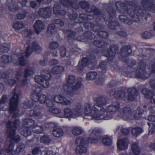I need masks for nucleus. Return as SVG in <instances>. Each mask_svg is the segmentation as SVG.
Masks as SVG:
<instances>
[{
	"label": "nucleus",
	"instance_id": "1",
	"mask_svg": "<svg viewBox=\"0 0 155 155\" xmlns=\"http://www.w3.org/2000/svg\"><path fill=\"white\" fill-rule=\"evenodd\" d=\"M141 3L143 9L137 5V1L135 0H125L124 2L118 1L115 2L117 11L121 14L127 13L132 20L136 22L140 21V17H145L146 19L147 8H149L153 12H155V5L149 0H142Z\"/></svg>",
	"mask_w": 155,
	"mask_h": 155
},
{
	"label": "nucleus",
	"instance_id": "2",
	"mask_svg": "<svg viewBox=\"0 0 155 155\" xmlns=\"http://www.w3.org/2000/svg\"><path fill=\"white\" fill-rule=\"evenodd\" d=\"M94 101L96 102L97 106L101 108L99 110L95 105L91 106L89 103L86 104L85 114V116H90L91 119L99 120L103 118L104 120H109L110 119V117L103 116L105 113L116 112L120 108V104L117 101L110 105L106 109L103 107L102 106L105 105L107 103V97L104 95L99 96L94 98Z\"/></svg>",
	"mask_w": 155,
	"mask_h": 155
},
{
	"label": "nucleus",
	"instance_id": "3",
	"mask_svg": "<svg viewBox=\"0 0 155 155\" xmlns=\"http://www.w3.org/2000/svg\"><path fill=\"white\" fill-rule=\"evenodd\" d=\"M93 43L95 46L98 48H103L101 50L102 54L103 56L107 58V60L109 62L113 60L116 54L119 55L118 58L120 61H126V58L130 55L132 51L130 45L122 46L119 52L118 46L111 45L108 48H105L108 45V43L106 41L101 39L95 40L93 41Z\"/></svg>",
	"mask_w": 155,
	"mask_h": 155
},
{
	"label": "nucleus",
	"instance_id": "4",
	"mask_svg": "<svg viewBox=\"0 0 155 155\" xmlns=\"http://www.w3.org/2000/svg\"><path fill=\"white\" fill-rule=\"evenodd\" d=\"M31 98L32 101L29 100L24 102V105L26 106L27 108H33L32 111L33 112L31 115L32 116L35 117L41 116V113L39 109V105H35V102L39 101L41 104H44V103L41 102V100L44 101L47 99L48 97L44 94H41V92H36V90H34L31 95Z\"/></svg>",
	"mask_w": 155,
	"mask_h": 155
},
{
	"label": "nucleus",
	"instance_id": "5",
	"mask_svg": "<svg viewBox=\"0 0 155 155\" xmlns=\"http://www.w3.org/2000/svg\"><path fill=\"white\" fill-rule=\"evenodd\" d=\"M19 88V85L18 84H16L13 89L14 92L12 96L9 100V103L8 111L11 114H13L12 117L15 118L17 117L19 111L18 109V106L19 96L18 94L17 93V92Z\"/></svg>",
	"mask_w": 155,
	"mask_h": 155
},
{
	"label": "nucleus",
	"instance_id": "6",
	"mask_svg": "<svg viewBox=\"0 0 155 155\" xmlns=\"http://www.w3.org/2000/svg\"><path fill=\"white\" fill-rule=\"evenodd\" d=\"M106 11L109 14V15L106 16L105 15H103L104 21L108 22V26L110 29L116 30L120 26V24L117 20H113L117 16L116 12L115 9L110 6H107Z\"/></svg>",
	"mask_w": 155,
	"mask_h": 155
},
{
	"label": "nucleus",
	"instance_id": "7",
	"mask_svg": "<svg viewBox=\"0 0 155 155\" xmlns=\"http://www.w3.org/2000/svg\"><path fill=\"white\" fill-rule=\"evenodd\" d=\"M22 123L24 125H28V127L25 126L22 132L23 135L25 137H28L30 136L31 133V130L30 128L32 129L35 128L37 127H39L40 130L36 129L35 130V132L37 134H42L44 131V128L42 126H38L35 120L30 118H25L22 121Z\"/></svg>",
	"mask_w": 155,
	"mask_h": 155
},
{
	"label": "nucleus",
	"instance_id": "8",
	"mask_svg": "<svg viewBox=\"0 0 155 155\" xmlns=\"http://www.w3.org/2000/svg\"><path fill=\"white\" fill-rule=\"evenodd\" d=\"M40 101L41 102L44 103V104L46 105L47 107H49V108L52 107L54 106L55 105L54 101L56 103H60L65 105H70L71 103L70 101L60 94L55 96L54 100L48 98L47 99L43 101L41 100Z\"/></svg>",
	"mask_w": 155,
	"mask_h": 155
},
{
	"label": "nucleus",
	"instance_id": "9",
	"mask_svg": "<svg viewBox=\"0 0 155 155\" xmlns=\"http://www.w3.org/2000/svg\"><path fill=\"white\" fill-rule=\"evenodd\" d=\"M146 63L143 60L140 61L135 72L134 77L136 78L143 80L148 79L150 76L151 73L147 71Z\"/></svg>",
	"mask_w": 155,
	"mask_h": 155
},
{
	"label": "nucleus",
	"instance_id": "10",
	"mask_svg": "<svg viewBox=\"0 0 155 155\" xmlns=\"http://www.w3.org/2000/svg\"><path fill=\"white\" fill-rule=\"evenodd\" d=\"M97 62L96 57L94 54H90L87 55V57L82 58L81 62L80 61H79L76 68L78 71H82L85 67L89 65V64L95 65Z\"/></svg>",
	"mask_w": 155,
	"mask_h": 155
},
{
	"label": "nucleus",
	"instance_id": "11",
	"mask_svg": "<svg viewBox=\"0 0 155 155\" xmlns=\"http://www.w3.org/2000/svg\"><path fill=\"white\" fill-rule=\"evenodd\" d=\"M79 5L81 8L84 9L88 12H93L94 16H98L101 15V12L99 9L93 5H90L89 2L85 0L79 2Z\"/></svg>",
	"mask_w": 155,
	"mask_h": 155
},
{
	"label": "nucleus",
	"instance_id": "12",
	"mask_svg": "<svg viewBox=\"0 0 155 155\" xmlns=\"http://www.w3.org/2000/svg\"><path fill=\"white\" fill-rule=\"evenodd\" d=\"M12 124V121L8 120L5 124L7 128L9 129V130L7 131V133L10 139V142L17 143L20 141L21 138L19 135H15V130L13 129Z\"/></svg>",
	"mask_w": 155,
	"mask_h": 155
},
{
	"label": "nucleus",
	"instance_id": "13",
	"mask_svg": "<svg viewBox=\"0 0 155 155\" xmlns=\"http://www.w3.org/2000/svg\"><path fill=\"white\" fill-rule=\"evenodd\" d=\"M89 16L86 14L81 13L79 15V17L77 21L76 22L78 23H83L84 28L87 30H91L94 28L95 23L97 22H93L92 21H87Z\"/></svg>",
	"mask_w": 155,
	"mask_h": 155
},
{
	"label": "nucleus",
	"instance_id": "14",
	"mask_svg": "<svg viewBox=\"0 0 155 155\" xmlns=\"http://www.w3.org/2000/svg\"><path fill=\"white\" fill-rule=\"evenodd\" d=\"M46 72L47 75H36L35 78V80L36 83L45 88L48 87L49 85V81L52 78L49 71H47Z\"/></svg>",
	"mask_w": 155,
	"mask_h": 155
},
{
	"label": "nucleus",
	"instance_id": "15",
	"mask_svg": "<svg viewBox=\"0 0 155 155\" xmlns=\"http://www.w3.org/2000/svg\"><path fill=\"white\" fill-rule=\"evenodd\" d=\"M75 143L80 144L76 148V152L77 153L81 154L87 152V148L84 146L86 143V141L84 137H80L77 138L75 140Z\"/></svg>",
	"mask_w": 155,
	"mask_h": 155
},
{
	"label": "nucleus",
	"instance_id": "16",
	"mask_svg": "<svg viewBox=\"0 0 155 155\" xmlns=\"http://www.w3.org/2000/svg\"><path fill=\"white\" fill-rule=\"evenodd\" d=\"M42 48L37 42L33 41L31 46L28 45L26 48L25 51V55L27 57H29L33 51L38 53L42 51Z\"/></svg>",
	"mask_w": 155,
	"mask_h": 155
},
{
	"label": "nucleus",
	"instance_id": "17",
	"mask_svg": "<svg viewBox=\"0 0 155 155\" xmlns=\"http://www.w3.org/2000/svg\"><path fill=\"white\" fill-rule=\"evenodd\" d=\"M101 132V130L99 129H94L91 132V135L94 138L91 137H88L87 141L91 143H96L101 140L102 136L100 135Z\"/></svg>",
	"mask_w": 155,
	"mask_h": 155
},
{
	"label": "nucleus",
	"instance_id": "18",
	"mask_svg": "<svg viewBox=\"0 0 155 155\" xmlns=\"http://www.w3.org/2000/svg\"><path fill=\"white\" fill-rule=\"evenodd\" d=\"M103 28L102 25L98 22H96L94 28L91 30L97 33L98 36L102 38H106L108 36V34L107 31H102Z\"/></svg>",
	"mask_w": 155,
	"mask_h": 155
},
{
	"label": "nucleus",
	"instance_id": "19",
	"mask_svg": "<svg viewBox=\"0 0 155 155\" xmlns=\"http://www.w3.org/2000/svg\"><path fill=\"white\" fill-rule=\"evenodd\" d=\"M94 38V35L92 32L89 31H85L82 35L77 36L76 40L78 41L87 43L89 40L93 39Z\"/></svg>",
	"mask_w": 155,
	"mask_h": 155
},
{
	"label": "nucleus",
	"instance_id": "20",
	"mask_svg": "<svg viewBox=\"0 0 155 155\" xmlns=\"http://www.w3.org/2000/svg\"><path fill=\"white\" fill-rule=\"evenodd\" d=\"M127 93L126 99L129 101H135L138 94L137 89L134 87L129 88L127 90Z\"/></svg>",
	"mask_w": 155,
	"mask_h": 155
},
{
	"label": "nucleus",
	"instance_id": "21",
	"mask_svg": "<svg viewBox=\"0 0 155 155\" xmlns=\"http://www.w3.org/2000/svg\"><path fill=\"white\" fill-rule=\"evenodd\" d=\"M81 86V82L78 81L75 84L71 87L70 86L65 84H63V88L64 90V93L67 94H70L71 91H75L80 88Z\"/></svg>",
	"mask_w": 155,
	"mask_h": 155
},
{
	"label": "nucleus",
	"instance_id": "22",
	"mask_svg": "<svg viewBox=\"0 0 155 155\" xmlns=\"http://www.w3.org/2000/svg\"><path fill=\"white\" fill-rule=\"evenodd\" d=\"M122 118L124 120L128 121L131 119L132 112L129 107H124L120 110Z\"/></svg>",
	"mask_w": 155,
	"mask_h": 155
},
{
	"label": "nucleus",
	"instance_id": "23",
	"mask_svg": "<svg viewBox=\"0 0 155 155\" xmlns=\"http://www.w3.org/2000/svg\"><path fill=\"white\" fill-rule=\"evenodd\" d=\"M51 10L49 7L40 8L38 12L39 15L44 18H49L51 16Z\"/></svg>",
	"mask_w": 155,
	"mask_h": 155
},
{
	"label": "nucleus",
	"instance_id": "24",
	"mask_svg": "<svg viewBox=\"0 0 155 155\" xmlns=\"http://www.w3.org/2000/svg\"><path fill=\"white\" fill-rule=\"evenodd\" d=\"M12 57L9 55L3 54L0 59V67L5 68L12 61Z\"/></svg>",
	"mask_w": 155,
	"mask_h": 155
},
{
	"label": "nucleus",
	"instance_id": "25",
	"mask_svg": "<svg viewBox=\"0 0 155 155\" xmlns=\"http://www.w3.org/2000/svg\"><path fill=\"white\" fill-rule=\"evenodd\" d=\"M141 92L144 94L145 98L150 99L151 101L155 104V97L152 99L154 95V92L147 88H143L141 91Z\"/></svg>",
	"mask_w": 155,
	"mask_h": 155
},
{
	"label": "nucleus",
	"instance_id": "26",
	"mask_svg": "<svg viewBox=\"0 0 155 155\" xmlns=\"http://www.w3.org/2000/svg\"><path fill=\"white\" fill-rule=\"evenodd\" d=\"M53 12L54 14L56 15L64 16L66 14V11L61 10V5L58 3H56L54 5Z\"/></svg>",
	"mask_w": 155,
	"mask_h": 155
},
{
	"label": "nucleus",
	"instance_id": "27",
	"mask_svg": "<svg viewBox=\"0 0 155 155\" xmlns=\"http://www.w3.org/2000/svg\"><path fill=\"white\" fill-rule=\"evenodd\" d=\"M117 147L120 150L127 149L128 147V143L126 139L123 138L118 140L117 142Z\"/></svg>",
	"mask_w": 155,
	"mask_h": 155
},
{
	"label": "nucleus",
	"instance_id": "28",
	"mask_svg": "<svg viewBox=\"0 0 155 155\" xmlns=\"http://www.w3.org/2000/svg\"><path fill=\"white\" fill-rule=\"evenodd\" d=\"M33 27L36 33L38 34L44 28L45 25L41 21L38 20L35 22Z\"/></svg>",
	"mask_w": 155,
	"mask_h": 155
},
{
	"label": "nucleus",
	"instance_id": "29",
	"mask_svg": "<svg viewBox=\"0 0 155 155\" xmlns=\"http://www.w3.org/2000/svg\"><path fill=\"white\" fill-rule=\"evenodd\" d=\"M113 96L116 99L125 101L126 99V93L125 91L123 90H117L114 92Z\"/></svg>",
	"mask_w": 155,
	"mask_h": 155
},
{
	"label": "nucleus",
	"instance_id": "30",
	"mask_svg": "<svg viewBox=\"0 0 155 155\" xmlns=\"http://www.w3.org/2000/svg\"><path fill=\"white\" fill-rule=\"evenodd\" d=\"M63 32L68 35L67 37L68 40L69 41H73L76 40V38H75V32L70 29H64L63 30Z\"/></svg>",
	"mask_w": 155,
	"mask_h": 155
},
{
	"label": "nucleus",
	"instance_id": "31",
	"mask_svg": "<svg viewBox=\"0 0 155 155\" xmlns=\"http://www.w3.org/2000/svg\"><path fill=\"white\" fill-rule=\"evenodd\" d=\"M64 112V116L66 118H76L77 117L74 112L69 108H67L65 109Z\"/></svg>",
	"mask_w": 155,
	"mask_h": 155
},
{
	"label": "nucleus",
	"instance_id": "32",
	"mask_svg": "<svg viewBox=\"0 0 155 155\" xmlns=\"http://www.w3.org/2000/svg\"><path fill=\"white\" fill-rule=\"evenodd\" d=\"M52 141V140L51 139L49 135L47 134H44L43 136H41L40 138V142L41 143L49 145Z\"/></svg>",
	"mask_w": 155,
	"mask_h": 155
},
{
	"label": "nucleus",
	"instance_id": "33",
	"mask_svg": "<svg viewBox=\"0 0 155 155\" xmlns=\"http://www.w3.org/2000/svg\"><path fill=\"white\" fill-rule=\"evenodd\" d=\"M120 20L123 23L130 25L132 24L131 19L124 15H120L119 17Z\"/></svg>",
	"mask_w": 155,
	"mask_h": 155
},
{
	"label": "nucleus",
	"instance_id": "34",
	"mask_svg": "<svg viewBox=\"0 0 155 155\" xmlns=\"http://www.w3.org/2000/svg\"><path fill=\"white\" fill-rule=\"evenodd\" d=\"M126 61H120L123 63L127 64L128 67L130 68H132L136 63V61L135 60L132 58L129 59L128 57L126 58Z\"/></svg>",
	"mask_w": 155,
	"mask_h": 155
},
{
	"label": "nucleus",
	"instance_id": "35",
	"mask_svg": "<svg viewBox=\"0 0 155 155\" xmlns=\"http://www.w3.org/2000/svg\"><path fill=\"white\" fill-rule=\"evenodd\" d=\"M34 71L32 68L30 67L26 68L23 71V76L25 78H27L32 75Z\"/></svg>",
	"mask_w": 155,
	"mask_h": 155
},
{
	"label": "nucleus",
	"instance_id": "36",
	"mask_svg": "<svg viewBox=\"0 0 155 155\" xmlns=\"http://www.w3.org/2000/svg\"><path fill=\"white\" fill-rule=\"evenodd\" d=\"M64 70V68L63 66L58 65L54 67L51 69V72L53 74H57L61 73Z\"/></svg>",
	"mask_w": 155,
	"mask_h": 155
},
{
	"label": "nucleus",
	"instance_id": "37",
	"mask_svg": "<svg viewBox=\"0 0 155 155\" xmlns=\"http://www.w3.org/2000/svg\"><path fill=\"white\" fill-rule=\"evenodd\" d=\"M57 29L54 24H50L48 25L47 28L48 33L51 35H54L57 33Z\"/></svg>",
	"mask_w": 155,
	"mask_h": 155
},
{
	"label": "nucleus",
	"instance_id": "38",
	"mask_svg": "<svg viewBox=\"0 0 155 155\" xmlns=\"http://www.w3.org/2000/svg\"><path fill=\"white\" fill-rule=\"evenodd\" d=\"M132 150L134 155H139L140 153L141 149L137 143H133L131 146Z\"/></svg>",
	"mask_w": 155,
	"mask_h": 155
},
{
	"label": "nucleus",
	"instance_id": "39",
	"mask_svg": "<svg viewBox=\"0 0 155 155\" xmlns=\"http://www.w3.org/2000/svg\"><path fill=\"white\" fill-rule=\"evenodd\" d=\"M143 131V129L139 127H133L131 129V132L132 134L135 137L141 134Z\"/></svg>",
	"mask_w": 155,
	"mask_h": 155
},
{
	"label": "nucleus",
	"instance_id": "40",
	"mask_svg": "<svg viewBox=\"0 0 155 155\" xmlns=\"http://www.w3.org/2000/svg\"><path fill=\"white\" fill-rule=\"evenodd\" d=\"M64 131L62 129L60 128H56L54 129L52 132L53 135L57 137H59L64 134Z\"/></svg>",
	"mask_w": 155,
	"mask_h": 155
},
{
	"label": "nucleus",
	"instance_id": "41",
	"mask_svg": "<svg viewBox=\"0 0 155 155\" xmlns=\"http://www.w3.org/2000/svg\"><path fill=\"white\" fill-rule=\"evenodd\" d=\"M97 73L95 71H90L86 74V79L87 80H92L95 79L97 77Z\"/></svg>",
	"mask_w": 155,
	"mask_h": 155
},
{
	"label": "nucleus",
	"instance_id": "42",
	"mask_svg": "<svg viewBox=\"0 0 155 155\" xmlns=\"http://www.w3.org/2000/svg\"><path fill=\"white\" fill-rule=\"evenodd\" d=\"M143 114V112L141 108L137 107V111L134 115V118L135 120H138L140 119Z\"/></svg>",
	"mask_w": 155,
	"mask_h": 155
},
{
	"label": "nucleus",
	"instance_id": "43",
	"mask_svg": "<svg viewBox=\"0 0 155 155\" xmlns=\"http://www.w3.org/2000/svg\"><path fill=\"white\" fill-rule=\"evenodd\" d=\"M97 67L103 71H106L107 68V62L106 61H102L100 63Z\"/></svg>",
	"mask_w": 155,
	"mask_h": 155
},
{
	"label": "nucleus",
	"instance_id": "44",
	"mask_svg": "<svg viewBox=\"0 0 155 155\" xmlns=\"http://www.w3.org/2000/svg\"><path fill=\"white\" fill-rule=\"evenodd\" d=\"M75 82V78L74 75H71L69 76L68 78L66 83L67 85H73Z\"/></svg>",
	"mask_w": 155,
	"mask_h": 155
},
{
	"label": "nucleus",
	"instance_id": "45",
	"mask_svg": "<svg viewBox=\"0 0 155 155\" xmlns=\"http://www.w3.org/2000/svg\"><path fill=\"white\" fill-rule=\"evenodd\" d=\"M24 26L23 22L21 21H16L12 25L13 28L15 30H19L22 28Z\"/></svg>",
	"mask_w": 155,
	"mask_h": 155
},
{
	"label": "nucleus",
	"instance_id": "46",
	"mask_svg": "<svg viewBox=\"0 0 155 155\" xmlns=\"http://www.w3.org/2000/svg\"><path fill=\"white\" fill-rule=\"evenodd\" d=\"M9 50V48L5 43H0V52H7Z\"/></svg>",
	"mask_w": 155,
	"mask_h": 155
},
{
	"label": "nucleus",
	"instance_id": "47",
	"mask_svg": "<svg viewBox=\"0 0 155 155\" xmlns=\"http://www.w3.org/2000/svg\"><path fill=\"white\" fill-rule=\"evenodd\" d=\"M81 108V105L79 104H77L74 109V112L77 115V117L80 114V110Z\"/></svg>",
	"mask_w": 155,
	"mask_h": 155
},
{
	"label": "nucleus",
	"instance_id": "48",
	"mask_svg": "<svg viewBox=\"0 0 155 155\" xmlns=\"http://www.w3.org/2000/svg\"><path fill=\"white\" fill-rule=\"evenodd\" d=\"M149 127V134H152L155 132V124L152 122L148 123Z\"/></svg>",
	"mask_w": 155,
	"mask_h": 155
},
{
	"label": "nucleus",
	"instance_id": "49",
	"mask_svg": "<svg viewBox=\"0 0 155 155\" xmlns=\"http://www.w3.org/2000/svg\"><path fill=\"white\" fill-rule=\"evenodd\" d=\"M83 131L81 128L78 127H75L72 130V133L73 135L77 136L81 134Z\"/></svg>",
	"mask_w": 155,
	"mask_h": 155
},
{
	"label": "nucleus",
	"instance_id": "50",
	"mask_svg": "<svg viewBox=\"0 0 155 155\" xmlns=\"http://www.w3.org/2000/svg\"><path fill=\"white\" fill-rule=\"evenodd\" d=\"M141 35V37L143 39L150 38L153 37V35L151 33L147 31L142 33Z\"/></svg>",
	"mask_w": 155,
	"mask_h": 155
},
{
	"label": "nucleus",
	"instance_id": "51",
	"mask_svg": "<svg viewBox=\"0 0 155 155\" xmlns=\"http://www.w3.org/2000/svg\"><path fill=\"white\" fill-rule=\"evenodd\" d=\"M102 141L104 144L106 146H110L112 144V140L111 139L107 137H104L102 139Z\"/></svg>",
	"mask_w": 155,
	"mask_h": 155
},
{
	"label": "nucleus",
	"instance_id": "52",
	"mask_svg": "<svg viewBox=\"0 0 155 155\" xmlns=\"http://www.w3.org/2000/svg\"><path fill=\"white\" fill-rule=\"evenodd\" d=\"M7 99V96L5 95H3L0 99V110H4V107H2V104L6 103Z\"/></svg>",
	"mask_w": 155,
	"mask_h": 155
},
{
	"label": "nucleus",
	"instance_id": "53",
	"mask_svg": "<svg viewBox=\"0 0 155 155\" xmlns=\"http://www.w3.org/2000/svg\"><path fill=\"white\" fill-rule=\"evenodd\" d=\"M79 4H78L77 1L71 0V2H70V7L75 9H78L79 8Z\"/></svg>",
	"mask_w": 155,
	"mask_h": 155
},
{
	"label": "nucleus",
	"instance_id": "54",
	"mask_svg": "<svg viewBox=\"0 0 155 155\" xmlns=\"http://www.w3.org/2000/svg\"><path fill=\"white\" fill-rule=\"evenodd\" d=\"M48 110L50 112L55 114H60L61 113V110L60 109L54 107L49 108Z\"/></svg>",
	"mask_w": 155,
	"mask_h": 155
},
{
	"label": "nucleus",
	"instance_id": "55",
	"mask_svg": "<svg viewBox=\"0 0 155 155\" xmlns=\"http://www.w3.org/2000/svg\"><path fill=\"white\" fill-rule=\"evenodd\" d=\"M60 3L65 7H70L71 0H59Z\"/></svg>",
	"mask_w": 155,
	"mask_h": 155
},
{
	"label": "nucleus",
	"instance_id": "56",
	"mask_svg": "<svg viewBox=\"0 0 155 155\" xmlns=\"http://www.w3.org/2000/svg\"><path fill=\"white\" fill-rule=\"evenodd\" d=\"M69 19L71 21H75L77 18L78 14L77 13H68L67 15Z\"/></svg>",
	"mask_w": 155,
	"mask_h": 155
},
{
	"label": "nucleus",
	"instance_id": "57",
	"mask_svg": "<svg viewBox=\"0 0 155 155\" xmlns=\"http://www.w3.org/2000/svg\"><path fill=\"white\" fill-rule=\"evenodd\" d=\"M59 44L56 41H52L49 44V48L52 50L57 49L58 47Z\"/></svg>",
	"mask_w": 155,
	"mask_h": 155
},
{
	"label": "nucleus",
	"instance_id": "58",
	"mask_svg": "<svg viewBox=\"0 0 155 155\" xmlns=\"http://www.w3.org/2000/svg\"><path fill=\"white\" fill-rule=\"evenodd\" d=\"M14 146L15 144L13 143L10 142V144L6 149V152L8 153H9L10 152H13V151L12 150L14 149Z\"/></svg>",
	"mask_w": 155,
	"mask_h": 155
},
{
	"label": "nucleus",
	"instance_id": "59",
	"mask_svg": "<svg viewBox=\"0 0 155 155\" xmlns=\"http://www.w3.org/2000/svg\"><path fill=\"white\" fill-rule=\"evenodd\" d=\"M18 62L19 65L21 66H23L25 65V60L24 56L18 58Z\"/></svg>",
	"mask_w": 155,
	"mask_h": 155
},
{
	"label": "nucleus",
	"instance_id": "60",
	"mask_svg": "<svg viewBox=\"0 0 155 155\" xmlns=\"http://www.w3.org/2000/svg\"><path fill=\"white\" fill-rule=\"evenodd\" d=\"M133 73L134 72L133 71H126L123 72L122 73V74L123 75L126 77L133 78Z\"/></svg>",
	"mask_w": 155,
	"mask_h": 155
},
{
	"label": "nucleus",
	"instance_id": "61",
	"mask_svg": "<svg viewBox=\"0 0 155 155\" xmlns=\"http://www.w3.org/2000/svg\"><path fill=\"white\" fill-rule=\"evenodd\" d=\"M26 15V12H19L16 15V18L18 19H22L25 17Z\"/></svg>",
	"mask_w": 155,
	"mask_h": 155
},
{
	"label": "nucleus",
	"instance_id": "62",
	"mask_svg": "<svg viewBox=\"0 0 155 155\" xmlns=\"http://www.w3.org/2000/svg\"><path fill=\"white\" fill-rule=\"evenodd\" d=\"M53 21L54 23L59 25L61 27H63L64 25V22L60 19H54Z\"/></svg>",
	"mask_w": 155,
	"mask_h": 155
},
{
	"label": "nucleus",
	"instance_id": "63",
	"mask_svg": "<svg viewBox=\"0 0 155 155\" xmlns=\"http://www.w3.org/2000/svg\"><path fill=\"white\" fill-rule=\"evenodd\" d=\"M16 82V81L14 79H8L5 81L6 84L8 86H13Z\"/></svg>",
	"mask_w": 155,
	"mask_h": 155
},
{
	"label": "nucleus",
	"instance_id": "64",
	"mask_svg": "<svg viewBox=\"0 0 155 155\" xmlns=\"http://www.w3.org/2000/svg\"><path fill=\"white\" fill-rule=\"evenodd\" d=\"M20 121L19 119H16L13 122V126L14 129H15V130L20 125Z\"/></svg>",
	"mask_w": 155,
	"mask_h": 155
}]
</instances>
